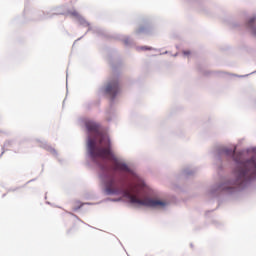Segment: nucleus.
<instances>
[{
	"instance_id": "1",
	"label": "nucleus",
	"mask_w": 256,
	"mask_h": 256,
	"mask_svg": "<svg viewBox=\"0 0 256 256\" xmlns=\"http://www.w3.org/2000/svg\"><path fill=\"white\" fill-rule=\"evenodd\" d=\"M143 187V183H130L128 184V187H126L125 182L111 179L106 183L105 192L106 195H122V197L129 199L130 203L133 205H140L141 207H165V205H167L161 200H155L148 197L143 199L139 198Z\"/></svg>"
},
{
	"instance_id": "2",
	"label": "nucleus",
	"mask_w": 256,
	"mask_h": 256,
	"mask_svg": "<svg viewBox=\"0 0 256 256\" xmlns=\"http://www.w3.org/2000/svg\"><path fill=\"white\" fill-rule=\"evenodd\" d=\"M86 129L94 137L88 138L87 149L93 159H111V140L100 132V126L94 121H86Z\"/></svg>"
},
{
	"instance_id": "3",
	"label": "nucleus",
	"mask_w": 256,
	"mask_h": 256,
	"mask_svg": "<svg viewBox=\"0 0 256 256\" xmlns=\"http://www.w3.org/2000/svg\"><path fill=\"white\" fill-rule=\"evenodd\" d=\"M227 155H233L234 161L238 164L235 171L236 180L234 182H227L222 186L223 191H231L235 187H243L256 177V158L252 157L250 160L243 162L241 160L242 154H235V150H226Z\"/></svg>"
},
{
	"instance_id": "4",
	"label": "nucleus",
	"mask_w": 256,
	"mask_h": 256,
	"mask_svg": "<svg viewBox=\"0 0 256 256\" xmlns=\"http://www.w3.org/2000/svg\"><path fill=\"white\" fill-rule=\"evenodd\" d=\"M112 167L114 171H121L122 173H127L132 179H137V174L133 169H131L125 162L119 161L117 158L112 159Z\"/></svg>"
},
{
	"instance_id": "5",
	"label": "nucleus",
	"mask_w": 256,
	"mask_h": 256,
	"mask_svg": "<svg viewBox=\"0 0 256 256\" xmlns=\"http://www.w3.org/2000/svg\"><path fill=\"white\" fill-rule=\"evenodd\" d=\"M121 91V88L119 86V79L113 78L110 80L106 87H105V94L109 95L112 99H115L117 97V94Z\"/></svg>"
},
{
	"instance_id": "6",
	"label": "nucleus",
	"mask_w": 256,
	"mask_h": 256,
	"mask_svg": "<svg viewBox=\"0 0 256 256\" xmlns=\"http://www.w3.org/2000/svg\"><path fill=\"white\" fill-rule=\"evenodd\" d=\"M248 27L252 28V33L256 37V17H252L248 21Z\"/></svg>"
},
{
	"instance_id": "7",
	"label": "nucleus",
	"mask_w": 256,
	"mask_h": 256,
	"mask_svg": "<svg viewBox=\"0 0 256 256\" xmlns=\"http://www.w3.org/2000/svg\"><path fill=\"white\" fill-rule=\"evenodd\" d=\"M70 15H72L73 17H79V12L72 11V12H70Z\"/></svg>"
},
{
	"instance_id": "8",
	"label": "nucleus",
	"mask_w": 256,
	"mask_h": 256,
	"mask_svg": "<svg viewBox=\"0 0 256 256\" xmlns=\"http://www.w3.org/2000/svg\"><path fill=\"white\" fill-rule=\"evenodd\" d=\"M141 49H142V51H151V49H153V48L147 47V46H143V47H141Z\"/></svg>"
},
{
	"instance_id": "9",
	"label": "nucleus",
	"mask_w": 256,
	"mask_h": 256,
	"mask_svg": "<svg viewBox=\"0 0 256 256\" xmlns=\"http://www.w3.org/2000/svg\"><path fill=\"white\" fill-rule=\"evenodd\" d=\"M185 55H191V51H184L183 52Z\"/></svg>"
}]
</instances>
